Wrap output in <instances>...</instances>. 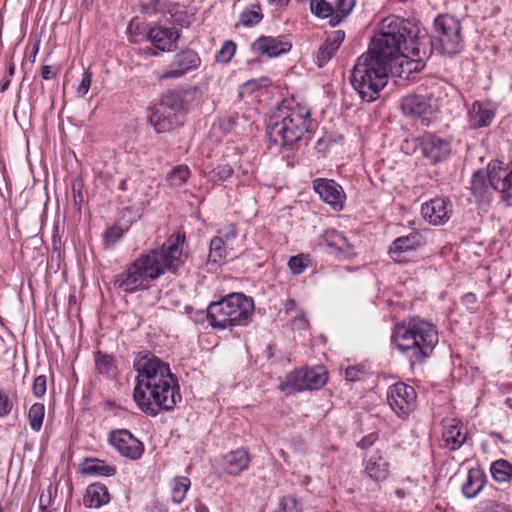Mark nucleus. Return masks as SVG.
I'll list each match as a JSON object with an SVG mask.
<instances>
[{"instance_id":"f257e3e1","label":"nucleus","mask_w":512,"mask_h":512,"mask_svg":"<svg viewBox=\"0 0 512 512\" xmlns=\"http://www.w3.org/2000/svg\"><path fill=\"white\" fill-rule=\"evenodd\" d=\"M439 341L437 326L419 316L409 317L394 326L391 342L411 367L425 362Z\"/></svg>"},{"instance_id":"f03ea898","label":"nucleus","mask_w":512,"mask_h":512,"mask_svg":"<svg viewBox=\"0 0 512 512\" xmlns=\"http://www.w3.org/2000/svg\"><path fill=\"white\" fill-rule=\"evenodd\" d=\"M312 125L311 112L294 100H284L273 112L267 126L271 142L283 148H296Z\"/></svg>"},{"instance_id":"7ed1b4c3","label":"nucleus","mask_w":512,"mask_h":512,"mask_svg":"<svg viewBox=\"0 0 512 512\" xmlns=\"http://www.w3.org/2000/svg\"><path fill=\"white\" fill-rule=\"evenodd\" d=\"M419 29L411 21L398 16H388L381 21L371 39L368 54L391 66L418 38Z\"/></svg>"},{"instance_id":"20e7f679","label":"nucleus","mask_w":512,"mask_h":512,"mask_svg":"<svg viewBox=\"0 0 512 512\" xmlns=\"http://www.w3.org/2000/svg\"><path fill=\"white\" fill-rule=\"evenodd\" d=\"M134 369L138 375L133 398L142 412L156 416L160 412V360L150 352L140 353Z\"/></svg>"},{"instance_id":"39448f33","label":"nucleus","mask_w":512,"mask_h":512,"mask_svg":"<svg viewBox=\"0 0 512 512\" xmlns=\"http://www.w3.org/2000/svg\"><path fill=\"white\" fill-rule=\"evenodd\" d=\"M390 71L391 66L365 52L358 57L350 82L362 101L371 103L380 97V92L387 85Z\"/></svg>"},{"instance_id":"423d86ee","label":"nucleus","mask_w":512,"mask_h":512,"mask_svg":"<svg viewBox=\"0 0 512 512\" xmlns=\"http://www.w3.org/2000/svg\"><path fill=\"white\" fill-rule=\"evenodd\" d=\"M254 311L251 298L233 293L207 308V318L213 328L226 329L247 325Z\"/></svg>"},{"instance_id":"0eeeda50","label":"nucleus","mask_w":512,"mask_h":512,"mask_svg":"<svg viewBox=\"0 0 512 512\" xmlns=\"http://www.w3.org/2000/svg\"><path fill=\"white\" fill-rule=\"evenodd\" d=\"M160 277V250L150 249L142 253L126 269L115 276L114 284L126 293L148 289L151 281Z\"/></svg>"},{"instance_id":"6e6552de","label":"nucleus","mask_w":512,"mask_h":512,"mask_svg":"<svg viewBox=\"0 0 512 512\" xmlns=\"http://www.w3.org/2000/svg\"><path fill=\"white\" fill-rule=\"evenodd\" d=\"M460 21L450 14L438 15L433 23L434 38L441 51L447 55H456L463 48Z\"/></svg>"},{"instance_id":"1a4fd4ad","label":"nucleus","mask_w":512,"mask_h":512,"mask_svg":"<svg viewBox=\"0 0 512 512\" xmlns=\"http://www.w3.org/2000/svg\"><path fill=\"white\" fill-rule=\"evenodd\" d=\"M327 379L323 366L295 369L287 374L285 380L280 383L279 389L288 393L318 390L326 384Z\"/></svg>"},{"instance_id":"9d476101","label":"nucleus","mask_w":512,"mask_h":512,"mask_svg":"<svg viewBox=\"0 0 512 512\" xmlns=\"http://www.w3.org/2000/svg\"><path fill=\"white\" fill-rule=\"evenodd\" d=\"M186 234L178 229L170 234L165 243H162V275L166 272L177 274L185 265L188 252L185 251Z\"/></svg>"},{"instance_id":"9b49d317","label":"nucleus","mask_w":512,"mask_h":512,"mask_svg":"<svg viewBox=\"0 0 512 512\" xmlns=\"http://www.w3.org/2000/svg\"><path fill=\"white\" fill-rule=\"evenodd\" d=\"M417 394L415 389L403 382L391 385L387 391V401L394 413L406 419L416 407Z\"/></svg>"},{"instance_id":"f8f14e48","label":"nucleus","mask_w":512,"mask_h":512,"mask_svg":"<svg viewBox=\"0 0 512 512\" xmlns=\"http://www.w3.org/2000/svg\"><path fill=\"white\" fill-rule=\"evenodd\" d=\"M200 64L201 59L197 52L184 49L174 55L166 70L162 72V80L181 78L190 71L196 70Z\"/></svg>"},{"instance_id":"ddd939ff","label":"nucleus","mask_w":512,"mask_h":512,"mask_svg":"<svg viewBox=\"0 0 512 512\" xmlns=\"http://www.w3.org/2000/svg\"><path fill=\"white\" fill-rule=\"evenodd\" d=\"M313 189L320 199L330 205L334 210H341L345 202V192L335 180L326 178L314 179Z\"/></svg>"},{"instance_id":"4468645a","label":"nucleus","mask_w":512,"mask_h":512,"mask_svg":"<svg viewBox=\"0 0 512 512\" xmlns=\"http://www.w3.org/2000/svg\"><path fill=\"white\" fill-rule=\"evenodd\" d=\"M488 179L491 187L501 193L502 199L512 205V166L502 168L499 162L489 164Z\"/></svg>"},{"instance_id":"2eb2a0df","label":"nucleus","mask_w":512,"mask_h":512,"mask_svg":"<svg viewBox=\"0 0 512 512\" xmlns=\"http://www.w3.org/2000/svg\"><path fill=\"white\" fill-rule=\"evenodd\" d=\"M109 442L122 456L132 460L139 459L143 454V444L128 430L111 432Z\"/></svg>"},{"instance_id":"dca6fc26","label":"nucleus","mask_w":512,"mask_h":512,"mask_svg":"<svg viewBox=\"0 0 512 512\" xmlns=\"http://www.w3.org/2000/svg\"><path fill=\"white\" fill-rule=\"evenodd\" d=\"M291 48L292 44L285 36H260L251 44V49L255 54L265 55L269 58L286 54Z\"/></svg>"},{"instance_id":"f3484780","label":"nucleus","mask_w":512,"mask_h":512,"mask_svg":"<svg viewBox=\"0 0 512 512\" xmlns=\"http://www.w3.org/2000/svg\"><path fill=\"white\" fill-rule=\"evenodd\" d=\"M421 150L423 155L432 164L446 160L451 153V144L435 134H425L421 139Z\"/></svg>"},{"instance_id":"a211bd4d","label":"nucleus","mask_w":512,"mask_h":512,"mask_svg":"<svg viewBox=\"0 0 512 512\" xmlns=\"http://www.w3.org/2000/svg\"><path fill=\"white\" fill-rule=\"evenodd\" d=\"M452 213V203L444 197H436L422 204L421 214L423 218L432 225L446 223Z\"/></svg>"},{"instance_id":"6ab92c4d","label":"nucleus","mask_w":512,"mask_h":512,"mask_svg":"<svg viewBox=\"0 0 512 512\" xmlns=\"http://www.w3.org/2000/svg\"><path fill=\"white\" fill-rule=\"evenodd\" d=\"M181 400L178 379L170 371L167 363L162 362V410H171Z\"/></svg>"},{"instance_id":"aec40b11","label":"nucleus","mask_w":512,"mask_h":512,"mask_svg":"<svg viewBox=\"0 0 512 512\" xmlns=\"http://www.w3.org/2000/svg\"><path fill=\"white\" fill-rule=\"evenodd\" d=\"M432 96L430 94L412 93L401 98L400 109L410 117H421L432 113Z\"/></svg>"},{"instance_id":"412c9836","label":"nucleus","mask_w":512,"mask_h":512,"mask_svg":"<svg viewBox=\"0 0 512 512\" xmlns=\"http://www.w3.org/2000/svg\"><path fill=\"white\" fill-rule=\"evenodd\" d=\"M421 245V236L418 233H410L393 241L389 248V255L394 262L405 263L409 260L407 254L413 252Z\"/></svg>"},{"instance_id":"4be33fe9","label":"nucleus","mask_w":512,"mask_h":512,"mask_svg":"<svg viewBox=\"0 0 512 512\" xmlns=\"http://www.w3.org/2000/svg\"><path fill=\"white\" fill-rule=\"evenodd\" d=\"M400 74H406L409 78L411 73L420 72L425 67L426 51L421 52L419 40H415L408 50L400 54Z\"/></svg>"},{"instance_id":"5701e85b","label":"nucleus","mask_w":512,"mask_h":512,"mask_svg":"<svg viewBox=\"0 0 512 512\" xmlns=\"http://www.w3.org/2000/svg\"><path fill=\"white\" fill-rule=\"evenodd\" d=\"M443 440L450 450H458L467 439V431L460 420L450 419L444 424Z\"/></svg>"},{"instance_id":"b1692460","label":"nucleus","mask_w":512,"mask_h":512,"mask_svg":"<svg viewBox=\"0 0 512 512\" xmlns=\"http://www.w3.org/2000/svg\"><path fill=\"white\" fill-rule=\"evenodd\" d=\"M364 472L371 480L375 482H381L388 478L389 463L385 459L382 452L377 450L369 455L365 461Z\"/></svg>"},{"instance_id":"393cba45","label":"nucleus","mask_w":512,"mask_h":512,"mask_svg":"<svg viewBox=\"0 0 512 512\" xmlns=\"http://www.w3.org/2000/svg\"><path fill=\"white\" fill-rule=\"evenodd\" d=\"M495 116L489 103L475 101L468 111L469 126L473 129L487 127Z\"/></svg>"},{"instance_id":"a878e982","label":"nucleus","mask_w":512,"mask_h":512,"mask_svg":"<svg viewBox=\"0 0 512 512\" xmlns=\"http://www.w3.org/2000/svg\"><path fill=\"white\" fill-rule=\"evenodd\" d=\"M250 458L243 449H237L229 452L223 457L224 471L232 476L239 475L249 466Z\"/></svg>"},{"instance_id":"bb28decb","label":"nucleus","mask_w":512,"mask_h":512,"mask_svg":"<svg viewBox=\"0 0 512 512\" xmlns=\"http://www.w3.org/2000/svg\"><path fill=\"white\" fill-rule=\"evenodd\" d=\"M110 494L107 487L101 483L90 484L83 497V504L87 508H100L108 504Z\"/></svg>"},{"instance_id":"cd10ccee","label":"nucleus","mask_w":512,"mask_h":512,"mask_svg":"<svg viewBox=\"0 0 512 512\" xmlns=\"http://www.w3.org/2000/svg\"><path fill=\"white\" fill-rule=\"evenodd\" d=\"M319 246L328 249L329 252L349 251L350 245L342 232L335 229L326 230L320 237Z\"/></svg>"},{"instance_id":"c85d7f7f","label":"nucleus","mask_w":512,"mask_h":512,"mask_svg":"<svg viewBox=\"0 0 512 512\" xmlns=\"http://www.w3.org/2000/svg\"><path fill=\"white\" fill-rule=\"evenodd\" d=\"M226 256L227 252L224 238L214 236L210 240L207 266L210 267V270L216 269V267L225 260Z\"/></svg>"},{"instance_id":"c756f323","label":"nucleus","mask_w":512,"mask_h":512,"mask_svg":"<svg viewBox=\"0 0 512 512\" xmlns=\"http://www.w3.org/2000/svg\"><path fill=\"white\" fill-rule=\"evenodd\" d=\"M81 471L87 475L109 477L116 473V468L114 466L105 464V462L102 460L93 458L85 459Z\"/></svg>"},{"instance_id":"7c9ffc66","label":"nucleus","mask_w":512,"mask_h":512,"mask_svg":"<svg viewBox=\"0 0 512 512\" xmlns=\"http://www.w3.org/2000/svg\"><path fill=\"white\" fill-rule=\"evenodd\" d=\"M484 487V479L479 470H470L467 478L462 485V492L465 497L473 498Z\"/></svg>"},{"instance_id":"2f4dec72","label":"nucleus","mask_w":512,"mask_h":512,"mask_svg":"<svg viewBox=\"0 0 512 512\" xmlns=\"http://www.w3.org/2000/svg\"><path fill=\"white\" fill-rule=\"evenodd\" d=\"M262 19L261 6L259 4H251L241 12L239 22L242 26L252 27L260 23Z\"/></svg>"},{"instance_id":"473e14b6","label":"nucleus","mask_w":512,"mask_h":512,"mask_svg":"<svg viewBox=\"0 0 512 512\" xmlns=\"http://www.w3.org/2000/svg\"><path fill=\"white\" fill-rule=\"evenodd\" d=\"M491 474L497 482H508L512 478V465L504 459L496 460L491 465Z\"/></svg>"},{"instance_id":"72a5a7b5","label":"nucleus","mask_w":512,"mask_h":512,"mask_svg":"<svg viewBox=\"0 0 512 512\" xmlns=\"http://www.w3.org/2000/svg\"><path fill=\"white\" fill-rule=\"evenodd\" d=\"M190 176V170L186 165L174 167L166 176V181L170 187L177 188L183 185Z\"/></svg>"},{"instance_id":"f704fd0d","label":"nucleus","mask_w":512,"mask_h":512,"mask_svg":"<svg viewBox=\"0 0 512 512\" xmlns=\"http://www.w3.org/2000/svg\"><path fill=\"white\" fill-rule=\"evenodd\" d=\"M181 31L175 28L162 27V52H172L178 48Z\"/></svg>"},{"instance_id":"c9c22d12","label":"nucleus","mask_w":512,"mask_h":512,"mask_svg":"<svg viewBox=\"0 0 512 512\" xmlns=\"http://www.w3.org/2000/svg\"><path fill=\"white\" fill-rule=\"evenodd\" d=\"M179 92L181 96V101L183 102L184 111H188L200 104L202 94L198 87H189L188 89Z\"/></svg>"},{"instance_id":"e433bc0d","label":"nucleus","mask_w":512,"mask_h":512,"mask_svg":"<svg viewBox=\"0 0 512 512\" xmlns=\"http://www.w3.org/2000/svg\"><path fill=\"white\" fill-rule=\"evenodd\" d=\"M45 416V406L43 403H34L28 411V420L30 428L38 432L41 430Z\"/></svg>"},{"instance_id":"4c0bfd02","label":"nucleus","mask_w":512,"mask_h":512,"mask_svg":"<svg viewBox=\"0 0 512 512\" xmlns=\"http://www.w3.org/2000/svg\"><path fill=\"white\" fill-rule=\"evenodd\" d=\"M95 366L99 374L107 377L115 375L116 367L111 356L97 352L95 356Z\"/></svg>"},{"instance_id":"58836bf2","label":"nucleus","mask_w":512,"mask_h":512,"mask_svg":"<svg viewBox=\"0 0 512 512\" xmlns=\"http://www.w3.org/2000/svg\"><path fill=\"white\" fill-rule=\"evenodd\" d=\"M355 5V0H338L334 8L333 16L330 18V24L335 26L346 18L352 11Z\"/></svg>"},{"instance_id":"ea45409f","label":"nucleus","mask_w":512,"mask_h":512,"mask_svg":"<svg viewBox=\"0 0 512 512\" xmlns=\"http://www.w3.org/2000/svg\"><path fill=\"white\" fill-rule=\"evenodd\" d=\"M190 487V480L187 477H177L171 487V496L174 503H181Z\"/></svg>"},{"instance_id":"a19ab883","label":"nucleus","mask_w":512,"mask_h":512,"mask_svg":"<svg viewBox=\"0 0 512 512\" xmlns=\"http://www.w3.org/2000/svg\"><path fill=\"white\" fill-rule=\"evenodd\" d=\"M491 187L488 179V172L477 171L471 180V191L474 196H482L488 187Z\"/></svg>"},{"instance_id":"79ce46f5","label":"nucleus","mask_w":512,"mask_h":512,"mask_svg":"<svg viewBox=\"0 0 512 512\" xmlns=\"http://www.w3.org/2000/svg\"><path fill=\"white\" fill-rule=\"evenodd\" d=\"M310 10L312 14L319 18H327L333 16L334 7L325 0H311Z\"/></svg>"},{"instance_id":"37998d69","label":"nucleus","mask_w":512,"mask_h":512,"mask_svg":"<svg viewBox=\"0 0 512 512\" xmlns=\"http://www.w3.org/2000/svg\"><path fill=\"white\" fill-rule=\"evenodd\" d=\"M162 108L168 109L172 112L184 111L180 92H169L162 97Z\"/></svg>"},{"instance_id":"c03bdc74","label":"nucleus","mask_w":512,"mask_h":512,"mask_svg":"<svg viewBox=\"0 0 512 512\" xmlns=\"http://www.w3.org/2000/svg\"><path fill=\"white\" fill-rule=\"evenodd\" d=\"M236 43L232 40L225 41L221 49L216 53V62L227 64L233 58L236 52Z\"/></svg>"},{"instance_id":"a18cd8bd","label":"nucleus","mask_w":512,"mask_h":512,"mask_svg":"<svg viewBox=\"0 0 512 512\" xmlns=\"http://www.w3.org/2000/svg\"><path fill=\"white\" fill-rule=\"evenodd\" d=\"M336 49L329 45L328 42H324L320 48L318 49L316 55V63L319 67H323L329 60L332 59L334 54L336 53Z\"/></svg>"},{"instance_id":"49530a36","label":"nucleus","mask_w":512,"mask_h":512,"mask_svg":"<svg viewBox=\"0 0 512 512\" xmlns=\"http://www.w3.org/2000/svg\"><path fill=\"white\" fill-rule=\"evenodd\" d=\"M279 506L282 507V511L286 512H302L303 510L301 502L294 495H287L280 498Z\"/></svg>"},{"instance_id":"de8ad7c7","label":"nucleus","mask_w":512,"mask_h":512,"mask_svg":"<svg viewBox=\"0 0 512 512\" xmlns=\"http://www.w3.org/2000/svg\"><path fill=\"white\" fill-rule=\"evenodd\" d=\"M146 36L152 44V48H148L149 53L154 56L158 55V50H160V27H150Z\"/></svg>"},{"instance_id":"09e8293b","label":"nucleus","mask_w":512,"mask_h":512,"mask_svg":"<svg viewBox=\"0 0 512 512\" xmlns=\"http://www.w3.org/2000/svg\"><path fill=\"white\" fill-rule=\"evenodd\" d=\"M12 409L13 402L3 390H0V418L8 416Z\"/></svg>"},{"instance_id":"8fccbe9b","label":"nucleus","mask_w":512,"mask_h":512,"mask_svg":"<svg viewBox=\"0 0 512 512\" xmlns=\"http://www.w3.org/2000/svg\"><path fill=\"white\" fill-rule=\"evenodd\" d=\"M365 374L363 367L350 366L345 370V379L350 382H355L361 380Z\"/></svg>"},{"instance_id":"3c124183","label":"nucleus","mask_w":512,"mask_h":512,"mask_svg":"<svg viewBox=\"0 0 512 512\" xmlns=\"http://www.w3.org/2000/svg\"><path fill=\"white\" fill-rule=\"evenodd\" d=\"M288 265L294 274L302 273L307 266L302 255L292 256L288 262Z\"/></svg>"},{"instance_id":"603ef678","label":"nucleus","mask_w":512,"mask_h":512,"mask_svg":"<svg viewBox=\"0 0 512 512\" xmlns=\"http://www.w3.org/2000/svg\"><path fill=\"white\" fill-rule=\"evenodd\" d=\"M148 122L154 127L157 133H160V113L157 104L151 106L147 115Z\"/></svg>"},{"instance_id":"864d4df0","label":"nucleus","mask_w":512,"mask_h":512,"mask_svg":"<svg viewBox=\"0 0 512 512\" xmlns=\"http://www.w3.org/2000/svg\"><path fill=\"white\" fill-rule=\"evenodd\" d=\"M47 380L44 375L37 376L34 379L32 391L36 397H42L46 393Z\"/></svg>"},{"instance_id":"5fc2aeb1","label":"nucleus","mask_w":512,"mask_h":512,"mask_svg":"<svg viewBox=\"0 0 512 512\" xmlns=\"http://www.w3.org/2000/svg\"><path fill=\"white\" fill-rule=\"evenodd\" d=\"M92 80V72L88 69L82 75V80L77 88V93L79 96L83 97L89 91Z\"/></svg>"},{"instance_id":"6e6d98bb","label":"nucleus","mask_w":512,"mask_h":512,"mask_svg":"<svg viewBox=\"0 0 512 512\" xmlns=\"http://www.w3.org/2000/svg\"><path fill=\"white\" fill-rule=\"evenodd\" d=\"M345 39V32L343 30H336L329 34L326 38V42L329 43L336 50L339 49Z\"/></svg>"},{"instance_id":"4d7b16f0","label":"nucleus","mask_w":512,"mask_h":512,"mask_svg":"<svg viewBox=\"0 0 512 512\" xmlns=\"http://www.w3.org/2000/svg\"><path fill=\"white\" fill-rule=\"evenodd\" d=\"M141 11L146 15H156L159 11V0H141Z\"/></svg>"},{"instance_id":"13d9d810","label":"nucleus","mask_w":512,"mask_h":512,"mask_svg":"<svg viewBox=\"0 0 512 512\" xmlns=\"http://www.w3.org/2000/svg\"><path fill=\"white\" fill-rule=\"evenodd\" d=\"M123 235V232L118 227L109 228L105 234L104 239L106 245H114Z\"/></svg>"},{"instance_id":"bf43d9fd","label":"nucleus","mask_w":512,"mask_h":512,"mask_svg":"<svg viewBox=\"0 0 512 512\" xmlns=\"http://www.w3.org/2000/svg\"><path fill=\"white\" fill-rule=\"evenodd\" d=\"M213 172L219 180H226L232 176L233 168L228 164H223V165H218L213 170Z\"/></svg>"},{"instance_id":"052dcab7","label":"nucleus","mask_w":512,"mask_h":512,"mask_svg":"<svg viewBox=\"0 0 512 512\" xmlns=\"http://www.w3.org/2000/svg\"><path fill=\"white\" fill-rule=\"evenodd\" d=\"M216 237L224 238L225 244L234 240L237 237V229L234 225H230L224 230H219Z\"/></svg>"},{"instance_id":"680f3d73","label":"nucleus","mask_w":512,"mask_h":512,"mask_svg":"<svg viewBox=\"0 0 512 512\" xmlns=\"http://www.w3.org/2000/svg\"><path fill=\"white\" fill-rule=\"evenodd\" d=\"M462 303L470 310L475 311L476 310V303H477V297L473 293H466L462 297Z\"/></svg>"},{"instance_id":"e2e57ef3","label":"nucleus","mask_w":512,"mask_h":512,"mask_svg":"<svg viewBox=\"0 0 512 512\" xmlns=\"http://www.w3.org/2000/svg\"><path fill=\"white\" fill-rule=\"evenodd\" d=\"M292 326L294 329L302 330L308 326V319L305 314H300L292 320Z\"/></svg>"},{"instance_id":"0e129e2a","label":"nucleus","mask_w":512,"mask_h":512,"mask_svg":"<svg viewBox=\"0 0 512 512\" xmlns=\"http://www.w3.org/2000/svg\"><path fill=\"white\" fill-rule=\"evenodd\" d=\"M269 83L268 78H261L260 80H249L244 84V87L249 88L251 91L258 89L261 86H266Z\"/></svg>"},{"instance_id":"69168bd1","label":"nucleus","mask_w":512,"mask_h":512,"mask_svg":"<svg viewBox=\"0 0 512 512\" xmlns=\"http://www.w3.org/2000/svg\"><path fill=\"white\" fill-rule=\"evenodd\" d=\"M374 440H375V436L373 434H370L367 437L361 439L357 445H358V447L365 449V448L369 447L370 445H372Z\"/></svg>"},{"instance_id":"338daca9","label":"nucleus","mask_w":512,"mask_h":512,"mask_svg":"<svg viewBox=\"0 0 512 512\" xmlns=\"http://www.w3.org/2000/svg\"><path fill=\"white\" fill-rule=\"evenodd\" d=\"M41 76L44 80H50L53 77L52 69L50 66H43L41 69Z\"/></svg>"},{"instance_id":"774afa93","label":"nucleus","mask_w":512,"mask_h":512,"mask_svg":"<svg viewBox=\"0 0 512 512\" xmlns=\"http://www.w3.org/2000/svg\"><path fill=\"white\" fill-rule=\"evenodd\" d=\"M195 510L196 512H209V508L203 503L196 504Z\"/></svg>"}]
</instances>
